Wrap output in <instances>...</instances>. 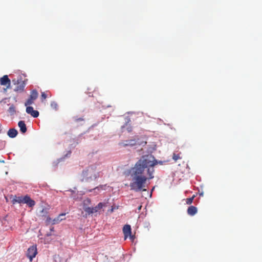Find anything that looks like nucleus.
Listing matches in <instances>:
<instances>
[{
	"mask_svg": "<svg viewBox=\"0 0 262 262\" xmlns=\"http://www.w3.org/2000/svg\"><path fill=\"white\" fill-rule=\"evenodd\" d=\"M51 107L54 108V110H56L58 107V105L56 102H52L51 103Z\"/></svg>",
	"mask_w": 262,
	"mask_h": 262,
	"instance_id": "obj_22",
	"label": "nucleus"
},
{
	"mask_svg": "<svg viewBox=\"0 0 262 262\" xmlns=\"http://www.w3.org/2000/svg\"><path fill=\"white\" fill-rule=\"evenodd\" d=\"M74 120L76 121V122H79V121H83L84 119L82 118H75L74 119Z\"/></svg>",
	"mask_w": 262,
	"mask_h": 262,
	"instance_id": "obj_25",
	"label": "nucleus"
},
{
	"mask_svg": "<svg viewBox=\"0 0 262 262\" xmlns=\"http://www.w3.org/2000/svg\"><path fill=\"white\" fill-rule=\"evenodd\" d=\"M47 94L45 92H42L41 95V101H42L43 100H45L47 98Z\"/></svg>",
	"mask_w": 262,
	"mask_h": 262,
	"instance_id": "obj_23",
	"label": "nucleus"
},
{
	"mask_svg": "<svg viewBox=\"0 0 262 262\" xmlns=\"http://www.w3.org/2000/svg\"><path fill=\"white\" fill-rule=\"evenodd\" d=\"M99 177V173L96 171V167L90 166L83 170L81 173V181L90 182L95 180Z\"/></svg>",
	"mask_w": 262,
	"mask_h": 262,
	"instance_id": "obj_3",
	"label": "nucleus"
},
{
	"mask_svg": "<svg viewBox=\"0 0 262 262\" xmlns=\"http://www.w3.org/2000/svg\"><path fill=\"white\" fill-rule=\"evenodd\" d=\"M84 210L89 214L96 212V209L95 208V207H85L84 208Z\"/></svg>",
	"mask_w": 262,
	"mask_h": 262,
	"instance_id": "obj_17",
	"label": "nucleus"
},
{
	"mask_svg": "<svg viewBox=\"0 0 262 262\" xmlns=\"http://www.w3.org/2000/svg\"><path fill=\"white\" fill-rule=\"evenodd\" d=\"M2 125H1V124H0V134H1V132H2Z\"/></svg>",
	"mask_w": 262,
	"mask_h": 262,
	"instance_id": "obj_30",
	"label": "nucleus"
},
{
	"mask_svg": "<svg viewBox=\"0 0 262 262\" xmlns=\"http://www.w3.org/2000/svg\"><path fill=\"white\" fill-rule=\"evenodd\" d=\"M14 84L15 85L14 91L17 93H21L24 91L26 86V83L22 78H20L16 80L14 79L12 80Z\"/></svg>",
	"mask_w": 262,
	"mask_h": 262,
	"instance_id": "obj_5",
	"label": "nucleus"
},
{
	"mask_svg": "<svg viewBox=\"0 0 262 262\" xmlns=\"http://www.w3.org/2000/svg\"><path fill=\"white\" fill-rule=\"evenodd\" d=\"M0 83L2 85L6 86V88L4 89L5 91H6L7 89L11 88V81L8 75H4L0 78Z\"/></svg>",
	"mask_w": 262,
	"mask_h": 262,
	"instance_id": "obj_7",
	"label": "nucleus"
},
{
	"mask_svg": "<svg viewBox=\"0 0 262 262\" xmlns=\"http://www.w3.org/2000/svg\"><path fill=\"white\" fill-rule=\"evenodd\" d=\"M123 232L124 235V239H126L132 233V229L129 225L126 224L123 228Z\"/></svg>",
	"mask_w": 262,
	"mask_h": 262,
	"instance_id": "obj_11",
	"label": "nucleus"
},
{
	"mask_svg": "<svg viewBox=\"0 0 262 262\" xmlns=\"http://www.w3.org/2000/svg\"><path fill=\"white\" fill-rule=\"evenodd\" d=\"M114 211V208H112V209L110 210L111 212H113Z\"/></svg>",
	"mask_w": 262,
	"mask_h": 262,
	"instance_id": "obj_31",
	"label": "nucleus"
},
{
	"mask_svg": "<svg viewBox=\"0 0 262 262\" xmlns=\"http://www.w3.org/2000/svg\"><path fill=\"white\" fill-rule=\"evenodd\" d=\"M181 153L176 154L173 153L172 155V159L175 161H177L179 159H181L182 157L180 156Z\"/></svg>",
	"mask_w": 262,
	"mask_h": 262,
	"instance_id": "obj_19",
	"label": "nucleus"
},
{
	"mask_svg": "<svg viewBox=\"0 0 262 262\" xmlns=\"http://www.w3.org/2000/svg\"><path fill=\"white\" fill-rule=\"evenodd\" d=\"M37 253L36 247L31 246L28 248L27 251V256L29 258L30 261H32V259L35 257Z\"/></svg>",
	"mask_w": 262,
	"mask_h": 262,
	"instance_id": "obj_8",
	"label": "nucleus"
},
{
	"mask_svg": "<svg viewBox=\"0 0 262 262\" xmlns=\"http://www.w3.org/2000/svg\"><path fill=\"white\" fill-rule=\"evenodd\" d=\"M103 187H104L103 186L100 185L98 187H96L94 189H98V190H99L100 189H103Z\"/></svg>",
	"mask_w": 262,
	"mask_h": 262,
	"instance_id": "obj_27",
	"label": "nucleus"
},
{
	"mask_svg": "<svg viewBox=\"0 0 262 262\" xmlns=\"http://www.w3.org/2000/svg\"><path fill=\"white\" fill-rule=\"evenodd\" d=\"M133 182L130 183V187L132 190L135 191H146L145 188V183L147 180L146 176H133Z\"/></svg>",
	"mask_w": 262,
	"mask_h": 262,
	"instance_id": "obj_2",
	"label": "nucleus"
},
{
	"mask_svg": "<svg viewBox=\"0 0 262 262\" xmlns=\"http://www.w3.org/2000/svg\"><path fill=\"white\" fill-rule=\"evenodd\" d=\"M158 162L151 155L143 156L132 169V176H145L143 172L148 166H155Z\"/></svg>",
	"mask_w": 262,
	"mask_h": 262,
	"instance_id": "obj_1",
	"label": "nucleus"
},
{
	"mask_svg": "<svg viewBox=\"0 0 262 262\" xmlns=\"http://www.w3.org/2000/svg\"><path fill=\"white\" fill-rule=\"evenodd\" d=\"M137 141L135 139L125 140L120 143L123 146H133L137 144Z\"/></svg>",
	"mask_w": 262,
	"mask_h": 262,
	"instance_id": "obj_10",
	"label": "nucleus"
},
{
	"mask_svg": "<svg viewBox=\"0 0 262 262\" xmlns=\"http://www.w3.org/2000/svg\"><path fill=\"white\" fill-rule=\"evenodd\" d=\"M13 204L15 203H24L27 204V205L30 207H33L35 205V202L32 200L31 198L26 195L25 196H15L12 200Z\"/></svg>",
	"mask_w": 262,
	"mask_h": 262,
	"instance_id": "obj_4",
	"label": "nucleus"
},
{
	"mask_svg": "<svg viewBox=\"0 0 262 262\" xmlns=\"http://www.w3.org/2000/svg\"><path fill=\"white\" fill-rule=\"evenodd\" d=\"M41 213H42V216H44L47 214V211L43 208L41 211Z\"/></svg>",
	"mask_w": 262,
	"mask_h": 262,
	"instance_id": "obj_24",
	"label": "nucleus"
},
{
	"mask_svg": "<svg viewBox=\"0 0 262 262\" xmlns=\"http://www.w3.org/2000/svg\"><path fill=\"white\" fill-rule=\"evenodd\" d=\"M18 134L17 130L15 128L10 129L7 133L8 136L11 138H15Z\"/></svg>",
	"mask_w": 262,
	"mask_h": 262,
	"instance_id": "obj_15",
	"label": "nucleus"
},
{
	"mask_svg": "<svg viewBox=\"0 0 262 262\" xmlns=\"http://www.w3.org/2000/svg\"><path fill=\"white\" fill-rule=\"evenodd\" d=\"M51 220V218L49 216H48L47 219V222H50Z\"/></svg>",
	"mask_w": 262,
	"mask_h": 262,
	"instance_id": "obj_28",
	"label": "nucleus"
},
{
	"mask_svg": "<svg viewBox=\"0 0 262 262\" xmlns=\"http://www.w3.org/2000/svg\"><path fill=\"white\" fill-rule=\"evenodd\" d=\"M155 166H148L146 167V168H147V173L149 175V179H151L154 178L153 173L154 172V167Z\"/></svg>",
	"mask_w": 262,
	"mask_h": 262,
	"instance_id": "obj_16",
	"label": "nucleus"
},
{
	"mask_svg": "<svg viewBox=\"0 0 262 262\" xmlns=\"http://www.w3.org/2000/svg\"><path fill=\"white\" fill-rule=\"evenodd\" d=\"M26 112L31 116L37 118L39 116V112L36 110H34L33 107L30 106H26Z\"/></svg>",
	"mask_w": 262,
	"mask_h": 262,
	"instance_id": "obj_9",
	"label": "nucleus"
},
{
	"mask_svg": "<svg viewBox=\"0 0 262 262\" xmlns=\"http://www.w3.org/2000/svg\"><path fill=\"white\" fill-rule=\"evenodd\" d=\"M195 197V195H193L192 197L186 199V204L188 205L191 204L192 203L193 200H194Z\"/></svg>",
	"mask_w": 262,
	"mask_h": 262,
	"instance_id": "obj_20",
	"label": "nucleus"
},
{
	"mask_svg": "<svg viewBox=\"0 0 262 262\" xmlns=\"http://www.w3.org/2000/svg\"><path fill=\"white\" fill-rule=\"evenodd\" d=\"M85 201H86L88 203H90L91 201L90 199H87L86 200H85Z\"/></svg>",
	"mask_w": 262,
	"mask_h": 262,
	"instance_id": "obj_29",
	"label": "nucleus"
},
{
	"mask_svg": "<svg viewBox=\"0 0 262 262\" xmlns=\"http://www.w3.org/2000/svg\"><path fill=\"white\" fill-rule=\"evenodd\" d=\"M8 111L11 115L14 114L15 113V112H16L15 106L13 104H12L9 107Z\"/></svg>",
	"mask_w": 262,
	"mask_h": 262,
	"instance_id": "obj_18",
	"label": "nucleus"
},
{
	"mask_svg": "<svg viewBox=\"0 0 262 262\" xmlns=\"http://www.w3.org/2000/svg\"><path fill=\"white\" fill-rule=\"evenodd\" d=\"M103 204L102 203H99L96 207H95V208H96V212L99 210H100V209H101L103 206Z\"/></svg>",
	"mask_w": 262,
	"mask_h": 262,
	"instance_id": "obj_21",
	"label": "nucleus"
},
{
	"mask_svg": "<svg viewBox=\"0 0 262 262\" xmlns=\"http://www.w3.org/2000/svg\"><path fill=\"white\" fill-rule=\"evenodd\" d=\"M130 239L133 241L134 240V239L135 238V236L134 235H132V233L130 234V235H129V236Z\"/></svg>",
	"mask_w": 262,
	"mask_h": 262,
	"instance_id": "obj_26",
	"label": "nucleus"
},
{
	"mask_svg": "<svg viewBox=\"0 0 262 262\" xmlns=\"http://www.w3.org/2000/svg\"><path fill=\"white\" fill-rule=\"evenodd\" d=\"M141 208V206H140V207H139V209H140Z\"/></svg>",
	"mask_w": 262,
	"mask_h": 262,
	"instance_id": "obj_32",
	"label": "nucleus"
},
{
	"mask_svg": "<svg viewBox=\"0 0 262 262\" xmlns=\"http://www.w3.org/2000/svg\"><path fill=\"white\" fill-rule=\"evenodd\" d=\"M187 213L190 216L194 215L198 212L196 207L194 206H190L187 209Z\"/></svg>",
	"mask_w": 262,
	"mask_h": 262,
	"instance_id": "obj_12",
	"label": "nucleus"
},
{
	"mask_svg": "<svg viewBox=\"0 0 262 262\" xmlns=\"http://www.w3.org/2000/svg\"><path fill=\"white\" fill-rule=\"evenodd\" d=\"M38 93L36 90H34L31 92L29 99L25 103V106L30 105L34 103V101L37 99Z\"/></svg>",
	"mask_w": 262,
	"mask_h": 262,
	"instance_id": "obj_6",
	"label": "nucleus"
},
{
	"mask_svg": "<svg viewBox=\"0 0 262 262\" xmlns=\"http://www.w3.org/2000/svg\"><path fill=\"white\" fill-rule=\"evenodd\" d=\"M18 125L21 133L25 134L27 132V127L24 121H19Z\"/></svg>",
	"mask_w": 262,
	"mask_h": 262,
	"instance_id": "obj_14",
	"label": "nucleus"
},
{
	"mask_svg": "<svg viewBox=\"0 0 262 262\" xmlns=\"http://www.w3.org/2000/svg\"><path fill=\"white\" fill-rule=\"evenodd\" d=\"M65 215H66L65 213L60 214L57 217H55L54 219L53 220L52 224H58L61 221L65 220V218L63 217L65 216Z\"/></svg>",
	"mask_w": 262,
	"mask_h": 262,
	"instance_id": "obj_13",
	"label": "nucleus"
}]
</instances>
